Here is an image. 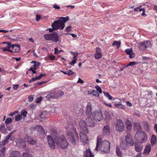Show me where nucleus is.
I'll use <instances>...</instances> for the list:
<instances>
[{
    "label": "nucleus",
    "instance_id": "obj_50",
    "mask_svg": "<svg viewBox=\"0 0 157 157\" xmlns=\"http://www.w3.org/2000/svg\"><path fill=\"white\" fill-rule=\"evenodd\" d=\"M67 75L69 76L71 75L74 74L73 72L71 70H67Z\"/></svg>",
    "mask_w": 157,
    "mask_h": 157
},
{
    "label": "nucleus",
    "instance_id": "obj_19",
    "mask_svg": "<svg viewBox=\"0 0 157 157\" xmlns=\"http://www.w3.org/2000/svg\"><path fill=\"white\" fill-rule=\"evenodd\" d=\"M83 153L84 157H94V155L89 149H88V150L86 149V150Z\"/></svg>",
    "mask_w": 157,
    "mask_h": 157
},
{
    "label": "nucleus",
    "instance_id": "obj_59",
    "mask_svg": "<svg viewBox=\"0 0 157 157\" xmlns=\"http://www.w3.org/2000/svg\"><path fill=\"white\" fill-rule=\"evenodd\" d=\"M104 103L105 105L109 107H112V106L111 105V103H108L106 102H104Z\"/></svg>",
    "mask_w": 157,
    "mask_h": 157
},
{
    "label": "nucleus",
    "instance_id": "obj_30",
    "mask_svg": "<svg viewBox=\"0 0 157 157\" xmlns=\"http://www.w3.org/2000/svg\"><path fill=\"white\" fill-rule=\"evenodd\" d=\"M116 152L117 156L119 157H121L122 156V152L118 146L116 147Z\"/></svg>",
    "mask_w": 157,
    "mask_h": 157
},
{
    "label": "nucleus",
    "instance_id": "obj_57",
    "mask_svg": "<svg viewBox=\"0 0 157 157\" xmlns=\"http://www.w3.org/2000/svg\"><path fill=\"white\" fill-rule=\"evenodd\" d=\"M94 90L91 89H89L87 91L88 93L89 94H92V93H93L94 92Z\"/></svg>",
    "mask_w": 157,
    "mask_h": 157
},
{
    "label": "nucleus",
    "instance_id": "obj_53",
    "mask_svg": "<svg viewBox=\"0 0 157 157\" xmlns=\"http://www.w3.org/2000/svg\"><path fill=\"white\" fill-rule=\"evenodd\" d=\"M46 75L45 74H40L39 76H37V77L38 78V79H40L43 77L45 76Z\"/></svg>",
    "mask_w": 157,
    "mask_h": 157
},
{
    "label": "nucleus",
    "instance_id": "obj_33",
    "mask_svg": "<svg viewBox=\"0 0 157 157\" xmlns=\"http://www.w3.org/2000/svg\"><path fill=\"white\" fill-rule=\"evenodd\" d=\"M114 105L117 107L118 108H120L123 109H125V107L122 104L121 102H119L118 103L114 104Z\"/></svg>",
    "mask_w": 157,
    "mask_h": 157
},
{
    "label": "nucleus",
    "instance_id": "obj_44",
    "mask_svg": "<svg viewBox=\"0 0 157 157\" xmlns=\"http://www.w3.org/2000/svg\"><path fill=\"white\" fill-rule=\"evenodd\" d=\"M76 62V59H73L72 61L69 62V64L71 65H74Z\"/></svg>",
    "mask_w": 157,
    "mask_h": 157
},
{
    "label": "nucleus",
    "instance_id": "obj_1",
    "mask_svg": "<svg viewBox=\"0 0 157 157\" xmlns=\"http://www.w3.org/2000/svg\"><path fill=\"white\" fill-rule=\"evenodd\" d=\"M51 135L46 136V138L50 147L52 149L55 148V144L58 146H60L62 149H65L68 146V143L66 137L63 135L60 136L57 130L52 128L50 130Z\"/></svg>",
    "mask_w": 157,
    "mask_h": 157
},
{
    "label": "nucleus",
    "instance_id": "obj_6",
    "mask_svg": "<svg viewBox=\"0 0 157 157\" xmlns=\"http://www.w3.org/2000/svg\"><path fill=\"white\" fill-rule=\"evenodd\" d=\"M11 137L10 135H8L6 136L5 139L0 143V157H3L4 156L6 150L5 146L8 142L9 140Z\"/></svg>",
    "mask_w": 157,
    "mask_h": 157
},
{
    "label": "nucleus",
    "instance_id": "obj_25",
    "mask_svg": "<svg viewBox=\"0 0 157 157\" xmlns=\"http://www.w3.org/2000/svg\"><path fill=\"white\" fill-rule=\"evenodd\" d=\"M120 147L122 149L125 150L128 148L129 145L124 141H122L121 143Z\"/></svg>",
    "mask_w": 157,
    "mask_h": 157
},
{
    "label": "nucleus",
    "instance_id": "obj_39",
    "mask_svg": "<svg viewBox=\"0 0 157 157\" xmlns=\"http://www.w3.org/2000/svg\"><path fill=\"white\" fill-rule=\"evenodd\" d=\"M27 113V112L25 109H23L21 111V116H22L23 117H26V115Z\"/></svg>",
    "mask_w": 157,
    "mask_h": 157
},
{
    "label": "nucleus",
    "instance_id": "obj_49",
    "mask_svg": "<svg viewBox=\"0 0 157 157\" xmlns=\"http://www.w3.org/2000/svg\"><path fill=\"white\" fill-rule=\"evenodd\" d=\"M58 50V48H55V52H54V54H58L59 53H60L61 52H63V50H60L59 51V52H56V51Z\"/></svg>",
    "mask_w": 157,
    "mask_h": 157
},
{
    "label": "nucleus",
    "instance_id": "obj_13",
    "mask_svg": "<svg viewBox=\"0 0 157 157\" xmlns=\"http://www.w3.org/2000/svg\"><path fill=\"white\" fill-rule=\"evenodd\" d=\"M16 143L17 145L21 148H24L26 147L25 141L21 139H17L16 141Z\"/></svg>",
    "mask_w": 157,
    "mask_h": 157
},
{
    "label": "nucleus",
    "instance_id": "obj_8",
    "mask_svg": "<svg viewBox=\"0 0 157 157\" xmlns=\"http://www.w3.org/2000/svg\"><path fill=\"white\" fill-rule=\"evenodd\" d=\"M91 117L96 121H100L103 119V117L100 109L95 110V111H94Z\"/></svg>",
    "mask_w": 157,
    "mask_h": 157
},
{
    "label": "nucleus",
    "instance_id": "obj_22",
    "mask_svg": "<svg viewBox=\"0 0 157 157\" xmlns=\"http://www.w3.org/2000/svg\"><path fill=\"white\" fill-rule=\"evenodd\" d=\"M25 141L29 143V144L31 145H35L36 142V141L34 140L33 138L27 136L26 138H25Z\"/></svg>",
    "mask_w": 157,
    "mask_h": 157
},
{
    "label": "nucleus",
    "instance_id": "obj_41",
    "mask_svg": "<svg viewBox=\"0 0 157 157\" xmlns=\"http://www.w3.org/2000/svg\"><path fill=\"white\" fill-rule=\"evenodd\" d=\"M0 132L2 133L5 134L7 132V130L6 127L0 128Z\"/></svg>",
    "mask_w": 157,
    "mask_h": 157
},
{
    "label": "nucleus",
    "instance_id": "obj_62",
    "mask_svg": "<svg viewBox=\"0 0 157 157\" xmlns=\"http://www.w3.org/2000/svg\"><path fill=\"white\" fill-rule=\"evenodd\" d=\"M40 19V16H39L38 15H36V20L37 21H39Z\"/></svg>",
    "mask_w": 157,
    "mask_h": 157
},
{
    "label": "nucleus",
    "instance_id": "obj_47",
    "mask_svg": "<svg viewBox=\"0 0 157 157\" xmlns=\"http://www.w3.org/2000/svg\"><path fill=\"white\" fill-rule=\"evenodd\" d=\"M22 157H32V156L28 153H24L22 154Z\"/></svg>",
    "mask_w": 157,
    "mask_h": 157
},
{
    "label": "nucleus",
    "instance_id": "obj_12",
    "mask_svg": "<svg viewBox=\"0 0 157 157\" xmlns=\"http://www.w3.org/2000/svg\"><path fill=\"white\" fill-rule=\"evenodd\" d=\"M84 133V132H81L79 134L81 141L83 144H86L87 143L89 139L87 135Z\"/></svg>",
    "mask_w": 157,
    "mask_h": 157
},
{
    "label": "nucleus",
    "instance_id": "obj_10",
    "mask_svg": "<svg viewBox=\"0 0 157 157\" xmlns=\"http://www.w3.org/2000/svg\"><path fill=\"white\" fill-rule=\"evenodd\" d=\"M79 125L81 129L83 131L84 133L85 134L88 133L89 131L87 128V125L84 120H80L79 122Z\"/></svg>",
    "mask_w": 157,
    "mask_h": 157
},
{
    "label": "nucleus",
    "instance_id": "obj_14",
    "mask_svg": "<svg viewBox=\"0 0 157 157\" xmlns=\"http://www.w3.org/2000/svg\"><path fill=\"white\" fill-rule=\"evenodd\" d=\"M86 115L87 117H91L94 113L92 112V108L90 105H88L85 108Z\"/></svg>",
    "mask_w": 157,
    "mask_h": 157
},
{
    "label": "nucleus",
    "instance_id": "obj_34",
    "mask_svg": "<svg viewBox=\"0 0 157 157\" xmlns=\"http://www.w3.org/2000/svg\"><path fill=\"white\" fill-rule=\"evenodd\" d=\"M121 42L120 41L115 40L112 44V46H114L115 45H116L117 48H119L121 46Z\"/></svg>",
    "mask_w": 157,
    "mask_h": 157
},
{
    "label": "nucleus",
    "instance_id": "obj_36",
    "mask_svg": "<svg viewBox=\"0 0 157 157\" xmlns=\"http://www.w3.org/2000/svg\"><path fill=\"white\" fill-rule=\"evenodd\" d=\"M135 150L137 152H140L141 151L142 149V147L140 146L138 144H135Z\"/></svg>",
    "mask_w": 157,
    "mask_h": 157
},
{
    "label": "nucleus",
    "instance_id": "obj_23",
    "mask_svg": "<svg viewBox=\"0 0 157 157\" xmlns=\"http://www.w3.org/2000/svg\"><path fill=\"white\" fill-rule=\"evenodd\" d=\"M21 154L17 151H14L12 152L10 154V157H20Z\"/></svg>",
    "mask_w": 157,
    "mask_h": 157
},
{
    "label": "nucleus",
    "instance_id": "obj_54",
    "mask_svg": "<svg viewBox=\"0 0 157 157\" xmlns=\"http://www.w3.org/2000/svg\"><path fill=\"white\" fill-rule=\"evenodd\" d=\"M53 7L56 9L59 10L60 9V7L59 6L56 4L53 5Z\"/></svg>",
    "mask_w": 157,
    "mask_h": 157
},
{
    "label": "nucleus",
    "instance_id": "obj_63",
    "mask_svg": "<svg viewBox=\"0 0 157 157\" xmlns=\"http://www.w3.org/2000/svg\"><path fill=\"white\" fill-rule=\"evenodd\" d=\"M84 82V81H83L82 79H81L80 78H78V79L77 82L80 83H83Z\"/></svg>",
    "mask_w": 157,
    "mask_h": 157
},
{
    "label": "nucleus",
    "instance_id": "obj_43",
    "mask_svg": "<svg viewBox=\"0 0 157 157\" xmlns=\"http://www.w3.org/2000/svg\"><path fill=\"white\" fill-rule=\"evenodd\" d=\"M125 51L127 54L129 55L132 52V48H128L125 50Z\"/></svg>",
    "mask_w": 157,
    "mask_h": 157
},
{
    "label": "nucleus",
    "instance_id": "obj_2",
    "mask_svg": "<svg viewBox=\"0 0 157 157\" xmlns=\"http://www.w3.org/2000/svg\"><path fill=\"white\" fill-rule=\"evenodd\" d=\"M101 138L98 136L97 140V144L95 150L96 151H100L108 153L110 150V142L107 140L101 141Z\"/></svg>",
    "mask_w": 157,
    "mask_h": 157
},
{
    "label": "nucleus",
    "instance_id": "obj_9",
    "mask_svg": "<svg viewBox=\"0 0 157 157\" xmlns=\"http://www.w3.org/2000/svg\"><path fill=\"white\" fill-rule=\"evenodd\" d=\"M151 45V43L150 41H146L140 43L138 45V48L140 50L143 51Z\"/></svg>",
    "mask_w": 157,
    "mask_h": 157
},
{
    "label": "nucleus",
    "instance_id": "obj_45",
    "mask_svg": "<svg viewBox=\"0 0 157 157\" xmlns=\"http://www.w3.org/2000/svg\"><path fill=\"white\" fill-rule=\"evenodd\" d=\"M71 53L74 56L73 57V59H76V57L78 56V53L77 52H74L72 51H71Z\"/></svg>",
    "mask_w": 157,
    "mask_h": 157
},
{
    "label": "nucleus",
    "instance_id": "obj_17",
    "mask_svg": "<svg viewBox=\"0 0 157 157\" xmlns=\"http://www.w3.org/2000/svg\"><path fill=\"white\" fill-rule=\"evenodd\" d=\"M94 56L96 59H98L100 58L102 56V53L101 49L97 47L96 48V52L94 53Z\"/></svg>",
    "mask_w": 157,
    "mask_h": 157
},
{
    "label": "nucleus",
    "instance_id": "obj_56",
    "mask_svg": "<svg viewBox=\"0 0 157 157\" xmlns=\"http://www.w3.org/2000/svg\"><path fill=\"white\" fill-rule=\"evenodd\" d=\"M28 98L29 101H32L33 100V97L32 95H30L29 96Z\"/></svg>",
    "mask_w": 157,
    "mask_h": 157
},
{
    "label": "nucleus",
    "instance_id": "obj_24",
    "mask_svg": "<svg viewBox=\"0 0 157 157\" xmlns=\"http://www.w3.org/2000/svg\"><path fill=\"white\" fill-rule=\"evenodd\" d=\"M147 140V134L145 132H143L142 133V136L140 141L141 143L146 142Z\"/></svg>",
    "mask_w": 157,
    "mask_h": 157
},
{
    "label": "nucleus",
    "instance_id": "obj_3",
    "mask_svg": "<svg viewBox=\"0 0 157 157\" xmlns=\"http://www.w3.org/2000/svg\"><path fill=\"white\" fill-rule=\"evenodd\" d=\"M67 130V134L70 142L75 145L76 144L77 141H78V137L76 132V128L71 124L68 125L66 127Z\"/></svg>",
    "mask_w": 157,
    "mask_h": 157
},
{
    "label": "nucleus",
    "instance_id": "obj_40",
    "mask_svg": "<svg viewBox=\"0 0 157 157\" xmlns=\"http://www.w3.org/2000/svg\"><path fill=\"white\" fill-rule=\"evenodd\" d=\"M12 122V120L10 118H7L5 120V123L6 125Z\"/></svg>",
    "mask_w": 157,
    "mask_h": 157
},
{
    "label": "nucleus",
    "instance_id": "obj_64",
    "mask_svg": "<svg viewBox=\"0 0 157 157\" xmlns=\"http://www.w3.org/2000/svg\"><path fill=\"white\" fill-rule=\"evenodd\" d=\"M49 58L51 60H53L55 59V56H54L52 55L50 56Z\"/></svg>",
    "mask_w": 157,
    "mask_h": 157
},
{
    "label": "nucleus",
    "instance_id": "obj_16",
    "mask_svg": "<svg viewBox=\"0 0 157 157\" xmlns=\"http://www.w3.org/2000/svg\"><path fill=\"white\" fill-rule=\"evenodd\" d=\"M103 135L104 136H108L110 134V128L108 125L104 126L102 129Z\"/></svg>",
    "mask_w": 157,
    "mask_h": 157
},
{
    "label": "nucleus",
    "instance_id": "obj_52",
    "mask_svg": "<svg viewBox=\"0 0 157 157\" xmlns=\"http://www.w3.org/2000/svg\"><path fill=\"white\" fill-rule=\"evenodd\" d=\"M35 128L36 129H38V130H41L43 129V127L39 125L36 126Z\"/></svg>",
    "mask_w": 157,
    "mask_h": 157
},
{
    "label": "nucleus",
    "instance_id": "obj_7",
    "mask_svg": "<svg viewBox=\"0 0 157 157\" xmlns=\"http://www.w3.org/2000/svg\"><path fill=\"white\" fill-rule=\"evenodd\" d=\"M124 128L123 122L121 120L117 119L115 123L116 130L119 132H122L124 130Z\"/></svg>",
    "mask_w": 157,
    "mask_h": 157
},
{
    "label": "nucleus",
    "instance_id": "obj_27",
    "mask_svg": "<svg viewBox=\"0 0 157 157\" xmlns=\"http://www.w3.org/2000/svg\"><path fill=\"white\" fill-rule=\"evenodd\" d=\"M125 124L126 125L127 130L129 131L132 129L131 122L130 121L127 120L125 122Z\"/></svg>",
    "mask_w": 157,
    "mask_h": 157
},
{
    "label": "nucleus",
    "instance_id": "obj_46",
    "mask_svg": "<svg viewBox=\"0 0 157 157\" xmlns=\"http://www.w3.org/2000/svg\"><path fill=\"white\" fill-rule=\"evenodd\" d=\"M137 63L136 62H130L129 64L126 66V67H127L128 66L134 65H136Z\"/></svg>",
    "mask_w": 157,
    "mask_h": 157
},
{
    "label": "nucleus",
    "instance_id": "obj_51",
    "mask_svg": "<svg viewBox=\"0 0 157 157\" xmlns=\"http://www.w3.org/2000/svg\"><path fill=\"white\" fill-rule=\"evenodd\" d=\"M42 99V97L40 96L39 98H36V102L37 103H40Z\"/></svg>",
    "mask_w": 157,
    "mask_h": 157
},
{
    "label": "nucleus",
    "instance_id": "obj_58",
    "mask_svg": "<svg viewBox=\"0 0 157 157\" xmlns=\"http://www.w3.org/2000/svg\"><path fill=\"white\" fill-rule=\"evenodd\" d=\"M18 113V111H15L14 112H13V113H10L9 114V116H12L13 115H14L15 114L17 113Z\"/></svg>",
    "mask_w": 157,
    "mask_h": 157
},
{
    "label": "nucleus",
    "instance_id": "obj_55",
    "mask_svg": "<svg viewBox=\"0 0 157 157\" xmlns=\"http://www.w3.org/2000/svg\"><path fill=\"white\" fill-rule=\"evenodd\" d=\"M71 26H68L65 29V31L67 32H70L71 30Z\"/></svg>",
    "mask_w": 157,
    "mask_h": 157
},
{
    "label": "nucleus",
    "instance_id": "obj_15",
    "mask_svg": "<svg viewBox=\"0 0 157 157\" xmlns=\"http://www.w3.org/2000/svg\"><path fill=\"white\" fill-rule=\"evenodd\" d=\"M10 50L12 51L11 52L16 53L19 52L20 50V47L18 44H10Z\"/></svg>",
    "mask_w": 157,
    "mask_h": 157
},
{
    "label": "nucleus",
    "instance_id": "obj_18",
    "mask_svg": "<svg viewBox=\"0 0 157 157\" xmlns=\"http://www.w3.org/2000/svg\"><path fill=\"white\" fill-rule=\"evenodd\" d=\"M54 93L55 98L58 99L60 98L64 94V92L61 90L55 91Z\"/></svg>",
    "mask_w": 157,
    "mask_h": 157
},
{
    "label": "nucleus",
    "instance_id": "obj_61",
    "mask_svg": "<svg viewBox=\"0 0 157 157\" xmlns=\"http://www.w3.org/2000/svg\"><path fill=\"white\" fill-rule=\"evenodd\" d=\"M13 59H15L17 61H20L21 59V58L20 57H19L18 58V57H13L12 58Z\"/></svg>",
    "mask_w": 157,
    "mask_h": 157
},
{
    "label": "nucleus",
    "instance_id": "obj_32",
    "mask_svg": "<svg viewBox=\"0 0 157 157\" xmlns=\"http://www.w3.org/2000/svg\"><path fill=\"white\" fill-rule=\"evenodd\" d=\"M46 98L48 100L55 98L54 92L51 93L47 94L46 97Z\"/></svg>",
    "mask_w": 157,
    "mask_h": 157
},
{
    "label": "nucleus",
    "instance_id": "obj_21",
    "mask_svg": "<svg viewBox=\"0 0 157 157\" xmlns=\"http://www.w3.org/2000/svg\"><path fill=\"white\" fill-rule=\"evenodd\" d=\"M86 124L87 126L90 127H94V122L91 117H87L86 119Z\"/></svg>",
    "mask_w": 157,
    "mask_h": 157
},
{
    "label": "nucleus",
    "instance_id": "obj_29",
    "mask_svg": "<svg viewBox=\"0 0 157 157\" xmlns=\"http://www.w3.org/2000/svg\"><path fill=\"white\" fill-rule=\"evenodd\" d=\"M151 146L149 144H148L146 147L144 151V153L148 154L151 151Z\"/></svg>",
    "mask_w": 157,
    "mask_h": 157
},
{
    "label": "nucleus",
    "instance_id": "obj_60",
    "mask_svg": "<svg viewBox=\"0 0 157 157\" xmlns=\"http://www.w3.org/2000/svg\"><path fill=\"white\" fill-rule=\"evenodd\" d=\"M19 86V84H16L13 85V89L14 90H17L18 89Z\"/></svg>",
    "mask_w": 157,
    "mask_h": 157
},
{
    "label": "nucleus",
    "instance_id": "obj_11",
    "mask_svg": "<svg viewBox=\"0 0 157 157\" xmlns=\"http://www.w3.org/2000/svg\"><path fill=\"white\" fill-rule=\"evenodd\" d=\"M125 142L129 145L133 146L134 144V141L132 138V135L130 133H128L125 136Z\"/></svg>",
    "mask_w": 157,
    "mask_h": 157
},
{
    "label": "nucleus",
    "instance_id": "obj_5",
    "mask_svg": "<svg viewBox=\"0 0 157 157\" xmlns=\"http://www.w3.org/2000/svg\"><path fill=\"white\" fill-rule=\"evenodd\" d=\"M44 37L47 40H51L56 43L61 42V40L58 34L56 32L49 34H45L44 35Z\"/></svg>",
    "mask_w": 157,
    "mask_h": 157
},
{
    "label": "nucleus",
    "instance_id": "obj_4",
    "mask_svg": "<svg viewBox=\"0 0 157 157\" xmlns=\"http://www.w3.org/2000/svg\"><path fill=\"white\" fill-rule=\"evenodd\" d=\"M68 16L66 17H61L58 20L54 21L52 25V29H49L48 30L50 32H53V30L56 29H63L65 27V23L69 20Z\"/></svg>",
    "mask_w": 157,
    "mask_h": 157
},
{
    "label": "nucleus",
    "instance_id": "obj_48",
    "mask_svg": "<svg viewBox=\"0 0 157 157\" xmlns=\"http://www.w3.org/2000/svg\"><path fill=\"white\" fill-rule=\"evenodd\" d=\"M94 92L93 93L92 95L93 96L96 97H99V94L97 92V91L96 90H94Z\"/></svg>",
    "mask_w": 157,
    "mask_h": 157
},
{
    "label": "nucleus",
    "instance_id": "obj_37",
    "mask_svg": "<svg viewBox=\"0 0 157 157\" xmlns=\"http://www.w3.org/2000/svg\"><path fill=\"white\" fill-rule=\"evenodd\" d=\"M22 118V117L21 115L20 114H17L15 117V121H20L21 120Z\"/></svg>",
    "mask_w": 157,
    "mask_h": 157
},
{
    "label": "nucleus",
    "instance_id": "obj_38",
    "mask_svg": "<svg viewBox=\"0 0 157 157\" xmlns=\"http://www.w3.org/2000/svg\"><path fill=\"white\" fill-rule=\"evenodd\" d=\"M103 93L104 94V95L107 97L109 99L112 100L113 99V97L110 95L106 91H104Z\"/></svg>",
    "mask_w": 157,
    "mask_h": 157
},
{
    "label": "nucleus",
    "instance_id": "obj_35",
    "mask_svg": "<svg viewBox=\"0 0 157 157\" xmlns=\"http://www.w3.org/2000/svg\"><path fill=\"white\" fill-rule=\"evenodd\" d=\"M32 62H34V64L32 66L33 67L34 69L37 70L38 68L39 65H40V63L39 62H36V61H33Z\"/></svg>",
    "mask_w": 157,
    "mask_h": 157
},
{
    "label": "nucleus",
    "instance_id": "obj_26",
    "mask_svg": "<svg viewBox=\"0 0 157 157\" xmlns=\"http://www.w3.org/2000/svg\"><path fill=\"white\" fill-rule=\"evenodd\" d=\"M151 144L152 146H154L157 142V138L156 136L154 134L152 135L151 140Z\"/></svg>",
    "mask_w": 157,
    "mask_h": 157
},
{
    "label": "nucleus",
    "instance_id": "obj_20",
    "mask_svg": "<svg viewBox=\"0 0 157 157\" xmlns=\"http://www.w3.org/2000/svg\"><path fill=\"white\" fill-rule=\"evenodd\" d=\"M142 6L140 5L138 7H137L134 9V11L135 12H137L138 11H142L143 13L141 14V15L143 16L146 17L147 15L145 13V10L144 8H141Z\"/></svg>",
    "mask_w": 157,
    "mask_h": 157
},
{
    "label": "nucleus",
    "instance_id": "obj_31",
    "mask_svg": "<svg viewBox=\"0 0 157 157\" xmlns=\"http://www.w3.org/2000/svg\"><path fill=\"white\" fill-rule=\"evenodd\" d=\"M11 44L10 43H9L8 44V45L6 47H4L2 48V49L3 51H8V52H12V51L10 50V44Z\"/></svg>",
    "mask_w": 157,
    "mask_h": 157
},
{
    "label": "nucleus",
    "instance_id": "obj_42",
    "mask_svg": "<svg viewBox=\"0 0 157 157\" xmlns=\"http://www.w3.org/2000/svg\"><path fill=\"white\" fill-rule=\"evenodd\" d=\"M95 88L100 94H101L102 93V90L101 88L98 85L96 86L95 87Z\"/></svg>",
    "mask_w": 157,
    "mask_h": 157
},
{
    "label": "nucleus",
    "instance_id": "obj_28",
    "mask_svg": "<svg viewBox=\"0 0 157 157\" xmlns=\"http://www.w3.org/2000/svg\"><path fill=\"white\" fill-rule=\"evenodd\" d=\"M134 129L136 130V132H140L142 130L141 127L139 124L135 123L134 124Z\"/></svg>",
    "mask_w": 157,
    "mask_h": 157
}]
</instances>
